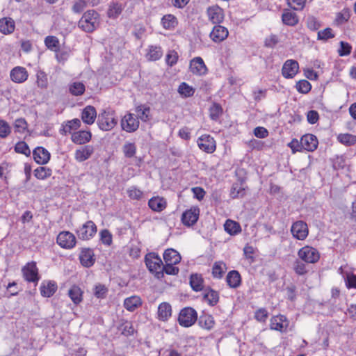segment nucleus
Here are the masks:
<instances>
[{"label":"nucleus","mask_w":356,"mask_h":356,"mask_svg":"<svg viewBox=\"0 0 356 356\" xmlns=\"http://www.w3.org/2000/svg\"><path fill=\"white\" fill-rule=\"evenodd\" d=\"M99 25V14L94 10L86 12L78 23L79 27L87 33L94 31Z\"/></svg>","instance_id":"f257e3e1"},{"label":"nucleus","mask_w":356,"mask_h":356,"mask_svg":"<svg viewBox=\"0 0 356 356\" xmlns=\"http://www.w3.org/2000/svg\"><path fill=\"white\" fill-rule=\"evenodd\" d=\"M118 124L115 112L107 108L103 110L97 116V124L100 129L107 131L113 129Z\"/></svg>","instance_id":"f03ea898"},{"label":"nucleus","mask_w":356,"mask_h":356,"mask_svg":"<svg viewBox=\"0 0 356 356\" xmlns=\"http://www.w3.org/2000/svg\"><path fill=\"white\" fill-rule=\"evenodd\" d=\"M197 320V314L192 307H185L179 312L178 322L182 327H191L195 324Z\"/></svg>","instance_id":"7ed1b4c3"},{"label":"nucleus","mask_w":356,"mask_h":356,"mask_svg":"<svg viewBox=\"0 0 356 356\" xmlns=\"http://www.w3.org/2000/svg\"><path fill=\"white\" fill-rule=\"evenodd\" d=\"M145 264L152 273H155L157 278L163 276L162 267L163 262L160 257L155 253H149L145 256Z\"/></svg>","instance_id":"20e7f679"},{"label":"nucleus","mask_w":356,"mask_h":356,"mask_svg":"<svg viewBox=\"0 0 356 356\" xmlns=\"http://www.w3.org/2000/svg\"><path fill=\"white\" fill-rule=\"evenodd\" d=\"M298 257L303 261L308 264H315L320 259V253L317 249L305 245L298 252Z\"/></svg>","instance_id":"39448f33"},{"label":"nucleus","mask_w":356,"mask_h":356,"mask_svg":"<svg viewBox=\"0 0 356 356\" xmlns=\"http://www.w3.org/2000/svg\"><path fill=\"white\" fill-rule=\"evenodd\" d=\"M291 232L295 238L300 241L305 240L309 234L307 224L302 220L296 221L293 223Z\"/></svg>","instance_id":"423d86ee"},{"label":"nucleus","mask_w":356,"mask_h":356,"mask_svg":"<svg viewBox=\"0 0 356 356\" xmlns=\"http://www.w3.org/2000/svg\"><path fill=\"white\" fill-rule=\"evenodd\" d=\"M121 127L128 133L134 132L139 127V120L134 114L127 113L121 120Z\"/></svg>","instance_id":"0eeeda50"},{"label":"nucleus","mask_w":356,"mask_h":356,"mask_svg":"<svg viewBox=\"0 0 356 356\" xmlns=\"http://www.w3.org/2000/svg\"><path fill=\"white\" fill-rule=\"evenodd\" d=\"M57 243L63 248L71 249L76 245V237L70 232H61L57 236Z\"/></svg>","instance_id":"6e6552de"},{"label":"nucleus","mask_w":356,"mask_h":356,"mask_svg":"<svg viewBox=\"0 0 356 356\" xmlns=\"http://www.w3.org/2000/svg\"><path fill=\"white\" fill-rule=\"evenodd\" d=\"M22 273L24 279L29 282H38L40 277L38 275V269L36 263L34 261L29 262L22 268Z\"/></svg>","instance_id":"1a4fd4ad"},{"label":"nucleus","mask_w":356,"mask_h":356,"mask_svg":"<svg viewBox=\"0 0 356 356\" xmlns=\"http://www.w3.org/2000/svg\"><path fill=\"white\" fill-rule=\"evenodd\" d=\"M199 216L200 209L197 207H192L182 213L181 222L185 226H193L197 222Z\"/></svg>","instance_id":"9d476101"},{"label":"nucleus","mask_w":356,"mask_h":356,"mask_svg":"<svg viewBox=\"0 0 356 356\" xmlns=\"http://www.w3.org/2000/svg\"><path fill=\"white\" fill-rule=\"evenodd\" d=\"M96 232L97 226L91 220L87 221L76 232L78 237L82 240H89L93 237Z\"/></svg>","instance_id":"9b49d317"},{"label":"nucleus","mask_w":356,"mask_h":356,"mask_svg":"<svg viewBox=\"0 0 356 356\" xmlns=\"http://www.w3.org/2000/svg\"><path fill=\"white\" fill-rule=\"evenodd\" d=\"M197 145L200 149L209 154L213 153L216 148L213 138L207 134L202 135L198 138Z\"/></svg>","instance_id":"f8f14e48"},{"label":"nucleus","mask_w":356,"mask_h":356,"mask_svg":"<svg viewBox=\"0 0 356 356\" xmlns=\"http://www.w3.org/2000/svg\"><path fill=\"white\" fill-rule=\"evenodd\" d=\"M190 71L195 75L202 76L207 74V67L201 57H195L190 62Z\"/></svg>","instance_id":"ddd939ff"},{"label":"nucleus","mask_w":356,"mask_h":356,"mask_svg":"<svg viewBox=\"0 0 356 356\" xmlns=\"http://www.w3.org/2000/svg\"><path fill=\"white\" fill-rule=\"evenodd\" d=\"M299 64L296 60H287L282 70V75L286 79L293 78L298 72Z\"/></svg>","instance_id":"4468645a"},{"label":"nucleus","mask_w":356,"mask_h":356,"mask_svg":"<svg viewBox=\"0 0 356 356\" xmlns=\"http://www.w3.org/2000/svg\"><path fill=\"white\" fill-rule=\"evenodd\" d=\"M209 19L213 24H220L224 19L223 10L218 6H211L207 9Z\"/></svg>","instance_id":"2eb2a0df"},{"label":"nucleus","mask_w":356,"mask_h":356,"mask_svg":"<svg viewBox=\"0 0 356 356\" xmlns=\"http://www.w3.org/2000/svg\"><path fill=\"white\" fill-rule=\"evenodd\" d=\"M317 138L313 134H305L300 139V145L304 150L308 152L314 151L318 147Z\"/></svg>","instance_id":"dca6fc26"},{"label":"nucleus","mask_w":356,"mask_h":356,"mask_svg":"<svg viewBox=\"0 0 356 356\" xmlns=\"http://www.w3.org/2000/svg\"><path fill=\"white\" fill-rule=\"evenodd\" d=\"M10 76L13 82L22 83L27 80L29 74L26 68L18 66L10 71Z\"/></svg>","instance_id":"f3484780"},{"label":"nucleus","mask_w":356,"mask_h":356,"mask_svg":"<svg viewBox=\"0 0 356 356\" xmlns=\"http://www.w3.org/2000/svg\"><path fill=\"white\" fill-rule=\"evenodd\" d=\"M228 34L229 32L227 28L220 25H216L211 32L210 37L213 42H220L227 38Z\"/></svg>","instance_id":"a211bd4d"},{"label":"nucleus","mask_w":356,"mask_h":356,"mask_svg":"<svg viewBox=\"0 0 356 356\" xmlns=\"http://www.w3.org/2000/svg\"><path fill=\"white\" fill-rule=\"evenodd\" d=\"M35 161L39 164H46L50 159V153L42 147H36L33 152Z\"/></svg>","instance_id":"6ab92c4d"},{"label":"nucleus","mask_w":356,"mask_h":356,"mask_svg":"<svg viewBox=\"0 0 356 356\" xmlns=\"http://www.w3.org/2000/svg\"><path fill=\"white\" fill-rule=\"evenodd\" d=\"M289 323L285 316L280 315L273 316L270 319V329L282 332L286 329Z\"/></svg>","instance_id":"aec40b11"},{"label":"nucleus","mask_w":356,"mask_h":356,"mask_svg":"<svg viewBox=\"0 0 356 356\" xmlns=\"http://www.w3.org/2000/svg\"><path fill=\"white\" fill-rule=\"evenodd\" d=\"M80 127L81 120L75 118L63 123L59 132L61 135L65 136L67 134H72V131L78 129Z\"/></svg>","instance_id":"412c9836"},{"label":"nucleus","mask_w":356,"mask_h":356,"mask_svg":"<svg viewBox=\"0 0 356 356\" xmlns=\"http://www.w3.org/2000/svg\"><path fill=\"white\" fill-rule=\"evenodd\" d=\"M92 134L89 131H79L72 134L71 140L78 145H83L91 140Z\"/></svg>","instance_id":"4be33fe9"},{"label":"nucleus","mask_w":356,"mask_h":356,"mask_svg":"<svg viewBox=\"0 0 356 356\" xmlns=\"http://www.w3.org/2000/svg\"><path fill=\"white\" fill-rule=\"evenodd\" d=\"M79 259L81 264L85 267H90L95 263L93 251L90 248H84L81 250Z\"/></svg>","instance_id":"5701e85b"},{"label":"nucleus","mask_w":356,"mask_h":356,"mask_svg":"<svg viewBox=\"0 0 356 356\" xmlns=\"http://www.w3.org/2000/svg\"><path fill=\"white\" fill-rule=\"evenodd\" d=\"M97 118V111L94 106H86L81 113V119L83 122L87 124H92L94 123Z\"/></svg>","instance_id":"b1692460"},{"label":"nucleus","mask_w":356,"mask_h":356,"mask_svg":"<svg viewBox=\"0 0 356 356\" xmlns=\"http://www.w3.org/2000/svg\"><path fill=\"white\" fill-rule=\"evenodd\" d=\"M158 318L161 321H167L172 316L171 305L165 302L161 303L158 307Z\"/></svg>","instance_id":"393cba45"},{"label":"nucleus","mask_w":356,"mask_h":356,"mask_svg":"<svg viewBox=\"0 0 356 356\" xmlns=\"http://www.w3.org/2000/svg\"><path fill=\"white\" fill-rule=\"evenodd\" d=\"M94 152V148L91 145H86L76 149L74 154L75 159L79 162H83L88 159Z\"/></svg>","instance_id":"a878e982"},{"label":"nucleus","mask_w":356,"mask_h":356,"mask_svg":"<svg viewBox=\"0 0 356 356\" xmlns=\"http://www.w3.org/2000/svg\"><path fill=\"white\" fill-rule=\"evenodd\" d=\"M282 20L284 24L291 26L296 25L299 21L298 15L289 9H284L283 10Z\"/></svg>","instance_id":"bb28decb"},{"label":"nucleus","mask_w":356,"mask_h":356,"mask_svg":"<svg viewBox=\"0 0 356 356\" xmlns=\"http://www.w3.org/2000/svg\"><path fill=\"white\" fill-rule=\"evenodd\" d=\"M163 259L165 264H177L181 260V256L174 249H168L163 253Z\"/></svg>","instance_id":"cd10ccee"},{"label":"nucleus","mask_w":356,"mask_h":356,"mask_svg":"<svg viewBox=\"0 0 356 356\" xmlns=\"http://www.w3.org/2000/svg\"><path fill=\"white\" fill-rule=\"evenodd\" d=\"M148 205L153 211L160 212L165 209L167 203L163 197H154L149 200Z\"/></svg>","instance_id":"c85d7f7f"},{"label":"nucleus","mask_w":356,"mask_h":356,"mask_svg":"<svg viewBox=\"0 0 356 356\" xmlns=\"http://www.w3.org/2000/svg\"><path fill=\"white\" fill-rule=\"evenodd\" d=\"M15 30V22L10 17H4L0 19V32L3 34H10Z\"/></svg>","instance_id":"c756f323"},{"label":"nucleus","mask_w":356,"mask_h":356,"mask_svg":"<svg viewBox=\"0 0 356 356\" xmlns=\"http://www.w3.org/2000/svg\"><path fill=\"white\" fill-rule=\"evenodd\" d=\"M226 281L229 287L234 289L237 288L240 286L241 282V275L237 270H231L227 275Z\"/></svg>","instance_id":"7c9ffc66"},{"label":"nucleus","mask_w":356,"mask_h":356,"mask_svg":"<svg viewBox=\"0 0 356 356\" xmlns=\"http://www.w3.org/2000/svg\"><path fill=\"white\" fill-rule=\"evenodd\" d=\"M142 305L141 299L138 296H133L127 298L124 301V307L130 312L134 311Z\"/></svg>","instance_id":"2f4dec72"},{"label":"nucleus","mask_w":356,"mask_h":356,"mask_svg":"<svg viewBox=\"0 0 356 356\" xmlns=\"http://www.w3.org/2000/svg\"><path fill=\"white\" fill-rule=\"evenodd\" d=\"M68 296L75 305L79 304L83 300V291L78 286H72L68 291Z\"/></svg>","instance_id":"473e14b6"},{"label":"nucleus","mask_w":356,"mask_h":356,"mask_svg":"<svg viewBox=\"0 0 356 356\" xmlns=\"http://www.w3.org/2000/svg\"><path fill=\"white\" fill-rule=\"evenodd\" d=\"M57 290V285L54 282L42 283L40 286V293L44 297H51Z\"/></svg>","instance_id":"72a5a7b5"},{"label":"nucleus","mask_w":356,"mask_h":356,"mask_svg":"<svg viewBox=\"0 0 356 356\" xmlns=\"http://www.w3.org/2000/svg\"><path fill=\"white\" fill-rule=\"evenodd\" d=\"M204 299L210 306H215L219 301V293L211 289H206L204 293Z\"/></svg>","instance_id":"f704fd0d"},{"label":"nucleus","mask_w":356,"mask_h":356,"mask_svg":"<svg viewBox=\"0 0 356 356\" xmlns=\"http://www.w3.org/2000/svg\"><path fill=\"white\" fill-rule=\"evenodd\" d=\"M225 230L230 235H236L241 232V228L238 222L227 220L224 225Z\"/></svg>","instance_id":"c9c22d12"},{"label":"nucleus","mask_w":356,"mask_h":356,"mask_svg":"<svg viewBox=\"0 0 356 356\" xmlns=\"http://www.w3.org/2000/svg\"><path fill=\"white\" fill-rule=\"evenodd\" d=\"M163 56V51L160 46H149L148 52L147 54V58L149 60H157Z\"/></svg>","instance_id":"e433bc0d"},{"label":"nucleus","mask_w":356,"mask_h":356,"mask_svg":"<svg viewBox=\"0 0 356 356\" xmlns=\"http://www.w3.org/2000/svg\"><path fill=\"white\" fill-rule=\"evenodd\" d=\"M85 85L80 81H74L69 85V92L74 96H79L84 93Z\"/></svg>","instance_id":"4c0bfd02"},{"label":"nucleus","mask_w":356,"mask_h":356,"mask_svg":"<svg viewBox=\"0 0 356 356\" xmlns=\"http://www.w3.org/2000/svg\"><path fill=\"white\" fill-rule=\"evenodd\" d=\"M226 269V265L222 261L215 262L212 268L213 277L217 279L222 278Z\"/></svg>","instance_id":"58836bf2"},{"label":"nucleus","mask_w":356,"mask_h":356,"mask_svg":"<svg viewBox=\"0 0 356 356\" xmlns=\"http://www.w3.org/2000/svg\"><path fill=\"white\" fill-rule=\"evenodd\" d=\"M198 323L201 327L206 330H210L214 325V320L212 316L209 314H203L200 316Z\"/></svg>","instance_id":"ea45409f"},{"label":"nucleus","mask_w":356,"mask_h":356,"mask_svg":"<svg viewBox=\"0 0 356 356\" xmlns=\"http://www.w3.org/2000/svg\"><path fill=\"white\" fill-rule=\"evenodd\" d=\"M161 24L164 29H172L177 25V20L172 15H165L161 19Z\"/></svg>","instance_id":"a19ab883"},{"label":"nucleus","mask_w":356,"mask_h":356,"mask_svg":"<svg viewBox=\"0 0 356 356\" xmlns=\"http://www.w3.org/2000/svg\"><path fill=\"white\" fill-rule=\"evenodd\" d=\"M190 284L192 289L195 291H200L203 289V279L200 275H191L190 278Z\"/></svg>","instance_id":"79ce46f5"},{"label":"nucleus","mask_w":356,"mask_h":356,"mask_svg":"<svg viewBox=\"0 0 356 356\" xmlns=\"http://www.w3.org/2000/svg\"><path fill=\"white\" fill-rule=\"evenodd\" d=\"M92 291L97 298L103 299L106 297L108 290L104 284L98 283L95 285Z\"/></svg>","instance_id":"37998d69"},{"label":"nucleus","mask_w":356,"mask_h":356,"mask_svg":"<svg viewBox=\"0 0 356 356\" xmlns=\"http://www.w3.org/2000/svg\"><path fill=\"white\" fill-rule=\"evenodd\" d=\"M123 7L119 3H113L110 5L108 10V16L110 18H117L122 13Z\"/></svg>","instance_id":"c03bdc74"},{"label":"nucleus","mask_w":356,"mask_h":356,"mask_svg":"<svg viewBox=\"0 0 356 356\" xmlns=\"http://www.w3.org/2000/svg\"><path fill=\"white\" fill-rule=\"evenodd\" d=\"M350 17L349 9H343L341 12L337 13L334 23L338 26L341 25L346 23L349 19Z\"/></svg>","instance_id":"a18cd8bd"},{"label":"nucleus","mask_w":356,"mask_h":356,"mask_svg":"<svg viewBox=\"0 0 356 356\" xmlns=\"http://www.w3.org/2000/svg\"><path fill=\"white\" fill-rule=\"evenodd\" d=\"M136 111L138 114V119L140 118L143 122H147L149 120V107L140 105L136 107Z\"/></svg>","instance_id":"49530a36"},{"label":"nucleus","mask_w":356,"mask_h":356,"mask_svg":"<svg viewBox=\"0 0 356 356\" xmlns=\"http://www.w3.org/2000/svg\"><path fill=\"white\" fill-rule=\"evenodd\" d=\"M338 140L347 146H350L356 143V136L350 134H341L337 136Z\"/></svg>","instance_id":"de8ad7c7"},{"label":"nucleus","mask_w":356,"mask_h":356,"mask_svg":"<svg viewBox=\"0 0 356 356\" xmlns=\"http://www.w3.org/2000/svg\"><path fill=\"white\" fill-rule=\"evenodd\" d=\"M51 175V170L46 167H38L34 170V175L39 179H44Z\"/></svg>","instance_id":"09e8293b"},{"label":"nucleus","mask_w":356,"mask_h":356,"mask_svg":"<svg viewBox=\"0 0 356 356\" xmlns=\"http://www.w3.org/2000/svg\"><path fill=\"white\" fill-rule=\"evenodd\" d=\"M178 92L180 93V95L188 97L193 95L195 90L193 87L183 82L179 86Z\"/></svg>","instance_id":"8fccbe9b"},{"label":"nucleus","mask_w":356,"mask_h":356,"mask_svg":"<svg viewBox=\"0 0 356 356\" xmlns=\"http://www.w3.org/2000/svg\"><path fill=\"white\" fill-rule=\"evenodd\" d=\"M245 189L240 184H234L231 189V196L232 198L242 197L245 195Z\"/></svg>","instance_id":"3c124183"},{"label":"nucleus","mask_w":356,"mask_h":356,"mask_svg":"<svg viewBox=\"0 0 356 356\" xmlns=\"http://www.w3.org/2000/svg\"><path fill=\"white\" fill-rule=\"evenodd\" d=\"M122 150L126 157L131 158L136 154V147L133 143H126L122 147Z\"/></svg>","instance_id":"603ef678"},{"label":"nucleus","mask_w":356,"mask_h":356,"mask_svg":"<svg viewBox=\"0 0 356 356\" xmlns=\"http://www.w3.org/2000/svg\"><path fill=\"white\" fill-rule=\"evenodd\" d=\"M210 117L213 120H217L222 113V108L218 104L214 103L209 109Z\"/></svg>","instance_id":"864d4df0"},{"label":"nucleus","mask_w":356,"mask_h":356,"mask_svg":"<svg viewBox=\"0 0 356 356\" xmlns=\"http://www.w3.org/2000/svg\"><path fill=\"white\" fill-rule=\"evenodd\" d=\"M37 85L40 88H47L48 86L47 75L42 71L37 72Z\"/></svg>","instance_id":"5fc2aeb1"},{"label":"nucleus","mask_w":356,"mask_h":356,"mask_svg":"<svg viewBox=\"0 0 356 356\" xmlns=\"http://www.w3.org/2000/svg\"><path fill=\"white\" fill-rule=\"evenodd\" d=\"M47 47L51 50L56 51L59 46V41L55 36H47L44 40Z\"/></svg>","instance_id":"6e6d98bb"},{"label":"nucleus","mask_w":356,"mask_h":356,"mask_svg":"<svg viewBox=\"0 0 356 356\" xmlns=\"http://www.w3.org/2000/svg\"><path fill=\"white\" fill-rule=\"evenodd\" d=\"M311 88L312 86L307 80H301L296 83V89L300 93L307 94L311 90Z\"/></svg>","instance_id":"4d7b16f0"},{"label":"nucleus","mask_w":356,"mask_h":356,"mask_svg":"<svg viewBox=\"0 0 356 356\" xmlns=\"http://www.w3.org/2000/svg\"><path fill=\"white\" fill-rule=\"evenodd\" d=\"M15 150L16 152L23 154L26 156L31 154V150L28 145L24 141L18 142L15 146Z\"/></svg>","instance_id":"13d9d810"},{"label":"nucleus","mask_w":356,"mask_h":356,"mask_svg":"<svg viewBox=\"0 0 356 356\" xmlns=\"http://www.w3.org/2000/svg\"><path fill=\"white\" fill-rule=\"evenodd\" d=\"M293 270L296 274L303 275L307 273L306 265L300 260H296L293 264Z\"/></svg>","instance_id":"bf43d9fd"},{"label":"nucleus","mask_w":356,"mask_h":356,"mask_svg":"<svg viewBox=\"0 0 356 356\" xmlns=\"http://www.w3.org/2000/svg\"><path fill=\"white\" fill-rule=\"evenodd\" d=\"M28 127V124L25 119L18 118L15 121V131L19 133H24Z\"/></svg>","instance_id":"052dcab7"},{"label":"nucleus","mask_w":356,"mask_h":356,"mask_svg":"<svg viewBox=\"0 0 356 356\" xmlns=\"http://www.w3.org/2000/svg\"><path fill=\"white\" fill-rule=\"evenodd\" d=\"M305 3L306 0H287L288 6L294 10H302Z\"/></svg>","instance_id":"680f3d73"},{"label":"nucleus","mask_w":356,"mask_h":356,"mask_svg":"<svg viewBox=\"0 0 356 356\" xmlns=\"http://www.w3.org/2000/svg\"><path fill=\"white\" fill-rule=\"evenodd\" d=\"M127 194L131 199L139 200L142 198L143 193L135 186H131L127 190Z\"/></svg>","instance_id":"e2e57ef3"},{"label":"nucleus","mask_w":356,"mask_h":356,"mask_svg":"<svg viewBox=\"0 0 356 356\" xmlns=\"http://www.w3.org/2000/svg\"><path fill=\"white\" fill-rule=\"evenodd\" d=\"M334 35L332 33V30L330 28H326L318 32V39L322 40H327V39L332 38Z\"/></svg>","instance_id":"0e129e2a"},{"label":"nucleus","mask_w":356,"mask_h":356,"mask_svg":"<svg viewBox=\"0 0 356 356\" xmlns=\"http://www.w3.org/2000/svg\"><path fill=\"white\" fill-rule=\"evenodd\" d=\"M99 234L100 240L104 244L110 245L112 243V235L108 230L103 229Z\"/></svg>","instance_id":"69168bd1"},{"label":"nucleus","mask_w":356,"mask_h":356,"mask_svg":"<svg viewBox=\"0 0 356 356\" xmlns=\"http://www.w3.org/2000/svg\"><path fill=\"white\" fill-rule=\"evenodd\" d=\"M177 60H178L177 53L174 50L169 51L166 55V58H165L166 63L169 66H173L174 65H175L177 63Z\"/></svg>","instance_id":"338daca9"},{"label":"nucleus","mask_w":356,"mask_h":356,"mask_svg":"<svg viewBox=\"0 0 356 356\" xmlns=\"http://www.w3.org/2000/svg\"><path fill=\"white\" fill-rule=\"evenodd\" d=\"M352 47L348 42L341 41L340 42V49L338 50L341 56H348L350 54Z\"/></svg>","instance_id":"774afa93"}]
</instances>
